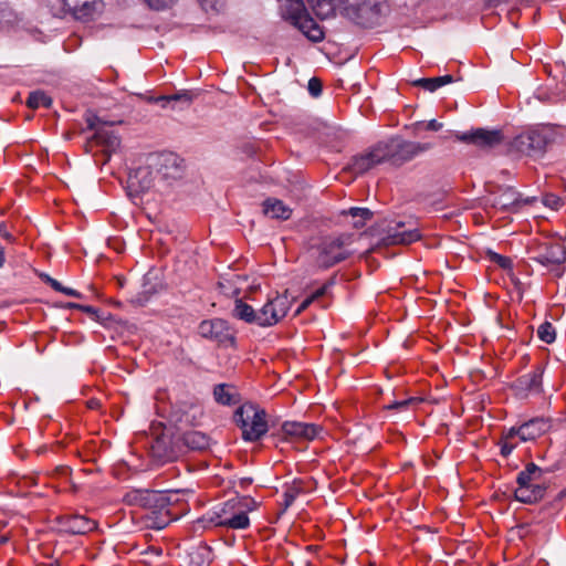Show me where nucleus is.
<instances>
[{"label": "nucleus", "instance_id": "obj_1", "mask_svg": "<svg viewBox=\"0 0 566 566\" xmlns=\"http://www.w3.org/2000/svg\"><path fill=\"white\" fill-rule=\"evenodd\" d=\"M551 420L544 417H535L518 426H513L503 431L500 439L501 454L509 457L517 447L518 442H530L544 436L549 431Z\"/></svg>", "mask_w": 566, "mask_h": 566}, {"label": "nucleus", "instance_id": "obj_2", "mask_svg": "<svg viewBox=\"0 0 566 566\" xmlns=\"http://www.w3.org/2000/svg\"><path fill=\"white\" fill-rule=\"evenodd\" d=\"M252 499L247 496L230 499L212 512L209 522L216 526L245 530L250 525L248 511L252 510Z\"/></svg>", "mask_w": 566, "mask_h": 566}, {"label": "nucleus", "instance_id": "obj_3", "mask_svg": "<svg viewBox=\"0 0 566 566\" xmlns=\"http://www.w3.org/2000/svg\"><path fill=\"white\" fill-rule=\"evenodd\" d=\"M353 241V234L342 233L336 237H325L313 247L314 263L319 269H329L350 256L347 247Z\"/></svg>", "mask_w": 566, "mask_h": 566}, {"label": "nucleus", "instance_id": "obj_4", "mask_svg": "<svg viewBox=\"0 0 566 566\" xmlns=\"http://www.w3.org/2000/svg\"><path fill=\"white\" fill-rule=\"evenodd\" d=\"M281 15L290 21L312 42H321L324 31L308 14L303 0H277Z\"/></svg>", "mask_w": 566, "mask_h": 566}, {"label": "nucleus", "instance_id": "obj_5", "mask_svg": "<svg viewBox=\"0 0 566 566\" xmlns=\"http://www.w3.org/2000/svg\"><path fill=\"white\" fill-rule=\"evenodd\" d=\"M268 413L258 405L245 402L233 415L235 424L242 431L245 441H259L269 431Z\"/></svg>", "mask_w": 566, "mask_h": 566}, {"label": "nucleus", "instance_id": "obj_6", "mask_svg": "<svg viewBox=\"0 0 566 566\" xmlns=\"http://www.w3.org/2000/svg\"><path fill=\"white\" fill-rule=\"evenodd\" d=\"M552 472L551 469H542L535 463L526 464L525 469L517 474V489L514 496L517 501L526 504L535 503L542 500L546 492V486L542 483L544 473Z\"/></svg>", "mask_w": 566, "mask_h": 566}, {"label": "nucleus", "instance_id": "obj_7", "mask_svg": "<svg viewBox=\"0 0 566 566\" xmlns=\"http://www.w3.org/2000/svg\"><path fill=\"white\" fill-rule=\"evenodd\" d=\"M379 146L382 150L384 163H389L394 166H401L433 148L432 143L409 142L400 137L379 142Z\"/></svg>", "mask_w": 566, "mask_h": 566}, {"label": "nucleus", "instance_id": "obj_8", "mask_svg": "<svg viewBox=\"0 0 566 566\" xmlns=\"http://www.w3.org/2000/svg\"><path fill=\"white\" fill-rule=\"evenodd\" d=\"M555 136L551 127L532 128L517 135L512 142V147L526 156H539L545 153L549 144L555 142Z\"/></svg>", "mask_w": 566, "mask_h": 566}, {"label": "nucleus", "instance_id": "obj_9", "mask_svg": "<svg viewBox=\"0 0 566 566\" xmlns=\"http://www.w3.org/2000/svg\"><path fill=\"white\" fill-rule=\"evenodd\" d=\"M384 0H347L345 13L354 23L371 28L378 23Z\"/></svg>", "mask_w": 566, "mask_h": 566}, {"label": "nucleus", "instance_id": "obj_10", "mask_svg": "<svg viewBox=\"0 0 566 566\" xmlns=\"http://www.w3.org/2000/svg\"><path fill=\"white\" fill-rule=\"evenodd\" d=\"M535 198L522 199L521 193L510 186H496L489 191L488 202L492 208L501 211L516 212L522 205H531Z\"/></svg>", "mask_w": 566, "mask_h": 566}, {"label": "nucleus", "instance_id": "obj_11", "mask_svg": "<svg viewBox=\"0 0 566 566\" xmlns=\"http://www.w3.org/2000/svg\"><path fill=\"white\" fill-rule=\"evenodd\" d=\"M198 333L201 337L214 342L219 346H232L235 342L233 331L222 318L202 321L198 326Z\"/></svg>", "mask_w": 566, "mask_h": 566}, {"label": "nucleus", "instance_id": "obj_12", "mask_svg": "<svg viewBox=\"0 0 566 566\" xmlns=\"http://www.w3.org/2000/svg\"><path fill=\"white\" fill-rule=\"evenodd\" d=\"M156 178L159 181L171 184L182 178L185 172V160L175 153H163L156 157Z\"/></svg>", "mask_w": 566, "mask_h": 566}, {"label": "nucleus", "instance_id": "obj_13", "mask_svg": "<svg viewBox=\"0 0 566 566\" xmlns=\"http://www.w3.org/2000/svg\"><path fill=\"white\" fill-rule=\"evenodd\" d=\"M533 260L556 271V276H560L563 273L560 265L566 261V249L558 242L546 241L537 247Z\"/></svg>", "mask_w": 566, "mask_h": 566}, {"label": "nucleus", "instance_id": "obj_14", "mask_svg": "<svg viewBox=\"0 0 566 566\" xmlns=\"http://www.w3.org/2000/svg\"><path fill=\"white\" fill-rule=\"evenodd\" d=\"M155 177L149 166L138 167L128 174L126 191L130 198H137L155 186Z\"/></svg>", "mask_w": 566, "mask_h": 566}, {"label": "nucleus", "instance_id": "obj_15", "mask_svg": "<svg viewBox=\"0 0 566 566\" xmlns=\"http://www.w3.org/2000/svg\"><path fill=\"white\" fill-rule=\"evenodd\" d=\"M287 311V300L282 296H276L268 301L258 312L256 325L262 327L275 325L285 317Z\"/></svg>", "mask_w": 566, "mask_h": 566}, {"label": "nucleus", "instance_id": "obj_16", "mask_svg": "<svg viewBox=\"0 0 566 566\" xmlns=\"http://www.w3.org/2000/svg\"><path fill=\"white\" fill-rule=\"evenodd\" d=\"M543 374L544 368L537 365L530 373L520 376L513 387L520 395L539 394L543 390Z\"/></svg>", "mask_w": 566, "mask_h": 566}, {"label": "nucleus", "instance_id": "obj_17", "mask_svg": "<svg viewBox=\"0 0 566 566\" xmlns=\"http://www.w3.org/2000/svg\"><path fill=\"white\" fill-rule=\"evenodd\" d=\"M381 151L378 143L368 153L354 157L348 166L349 171L355 175H363L376 165L384 163Z\"/></svg>", "mask_w": 566, "mask_h": 566}, {"label": "nucleus", "instance_id": "obj_18", "mask_svg": "<svg viewBox=\"0 0 566 566\" xmlns=\"http://www.w3.org/2000/svg\"><path fill=\"white\" fill-rule=\"evenodd\" d=\"M120 145L119 137L106 127L96 129V133L87 140L86 150L91 151L94 146L101 147L108 157Z\"/></svg>", "mask_w": 566, "mask_h": 566}, {"label": "nucleus", "instance_id": "obj_19", "mask_svg": "<svg viewBox=\"0 0 566 566\" xmlns=\"http://www.w3.org/2000/svg\"><path fill=\"white\" fill-rule=\"evenodd\" d=\"M458 138L464 143H471L480 147H494L502 143L503 135L501 130H486L478 128L471 133H464Z\"/></svg>", "mask_w": 566, "mask_h": 566}, {"label": "nucleus", "instance_id": "obj_20", "mask_svg": "<svg viewBox=\"0 0 566 566\" xmlns=\"http://www.w3.org/2000/svg\"><path fill=\"white\" fill-rule=\"evenodd\" d=\"M405 224L398 222L395 228H391L387 235L381 239L382 245H396V244H410L420 239V232L418 229H403Z\"/></svg>", "mask_w": 566, "mask_h": 566}, {"label": "nucleus", "instance_id": "obj_21", "mask_svg": "<svg viewBox=\"0 0 566 566\" xmlns=\"http://www.w3.org/2000/svg\"><path fill=\"white\" fill-rule=\"evenodd\" d=\"M60 525L66 533L82 535L94 531L97 523L83 515H66L61 517Z\"/></svg>", "mask_w": 566, "mask_h": 566}, {"label": "nucleus", "instance_id": "obj_22", "mask_svg": "<svg viewBox=\"0 0 566 566\" xmlns=\"http://www.w3.org/2000/svg\"><path fill=\"white\" fill-rule=\"evenodd\" d=\"M281 430L285 437L313 440L319 434L322 428L313 423L286 421L282 424Z\"/></svg>", "mask_w": 566, "mask_h": 566}, {"label": "nucleus", "instance_id": "obj_23", "mask_svg": "<svg viewBox=\"0 0 566 566\" xmlns=\"http://www.w3.org/2000/svg\"><path fill=\"white\" fill-rule=\"evenodd\" d=\"M157 511H153L151 514L154 516H149L150 523L149 526L151 528L156 530H163L165 528L170 522L176 521L184 516L187 513L186 505H182L181 507L175 510L168 507L167 510H164L161 507H157Z\"/></svg>", "mask_w": 566, "mask_h": 566}, {"label": "nucleus", "instance_id": "obj_24", "mask_svg": "<svg viewBox=\"0 0 566 566\" xmlns=\"http://www.w3.org/2000/svg\"><path fill=\"white\" fill-rule=\"evenodd\" d=\"M64 8L77 20H88L96 11L97 0H63Z\"/></svg>", "mask_w": 566, "mask_h": 566}, {"label": "nucleus", "instance_id": "obj_25", "mask_svg": "<svg viewBox=\"0 0 566 566\" xmlns=\"http://www.w3.org/2000/svg\"><path fill=\"white\" fill-rule=\"evenodd\" d=\"M263 213L276 220H289L292 216V209L286 206L282 200L276 198H268L262 203Z\"/></svg>", "mask_w": 566, "mask_h": 566}, {"label": "nucleus", "instance_id": "obj_26", "mask_svg": "<svg viewBox=\"0 0 566 566\" xmlns=\"http://www.w3.org/2000/svg\"><path fill=\"white\" fill-rule=\"evenodd\" d=\"M214 400L223 406L237 405L241 397L237 388L229 384H219L213 388Z\"/></svg>", "mask_w": 566, "mask_h": 566}, {"label": "nucleus", "instance_id": "obj_27", "mask_svg": "<svg viewBox=\"0 0 566 566\" xmlns=\"http://www.w3.org/2000/svg\"><path fill=\"white\" fill-rule=\"evenodd\" d=\"M154 505L156 507H161L164 510L170 509H179L187 503L180 497L179 491H167V492H155L154 491Z\"/></svg>", "mask_w": 566, "mask_h": 566}, {"label": "nucleus", "instance_id": "obj_28", "mask_svg": "<svg viewBox=\"0 0 566 566\" xmlns=\"http://www.w3.org/2000/svg\"><path fill=\"white\" fill-rule=\"evenodd\" d=\"M181 440L184 446L192 451H203L210 446V438L206 433L195 430L184 433Z\"/></svg>", "mask_w": 566, "mask_h": 566}, {"label": "nucleus", "instance_id": "obj_29", "mask_svg": "<svg viewBox=\"0 0 566 566\" xmlns=\"http://www.w3.org/2000/svg\"><path fill=\"white\" fill-rule=\"evenodd\" d=\"M124 502L128 505L150 506L154 504V491L133 490L125 494Z\"/></svg>", "mask_w": 566, "mask_h": 566}, {"label": "nucleus", "instance_id": "obj_30", "mask_svg": "<svg viewBox=\"0 0 566 566\" xmlns=\"http://www.w3.org/2000/svg\"><path fill=\"white\" fill-rule=\"evenodd\" d=\"M233 316L244 321L245 323L256 324L258 312L242 300H237L233 308Z\"/></svg>", "mask_w": 566, "mask_h": 566}, {"label": "nucleus", "instance_id": "obj_31", "mask_svg": "<svg viewBox=\"0 0 566 566\" xmlns=\"http://www.w3.org/2000/svg\"><path fill=\"white\" fill-rule=\"evenodd\" d=\"M343 214L352 217V224L356 229L363 228L368 220H370L374 213L367 208L353 207L347 211H343Z\"/></svg>", "mask_w": 566, "mask_h": 566}, {"label": "nucleus", "instance_id": "obj_32", "mask_svg": "<svg viewBox=\"0 0 566 566\" xmlns=\"http://www.w3.org/2000/svg\"><path fill=\"white\" fill-rule=\"evenodd\" d=\"M196 96H197V94L193 93L192 91L184 90V91H180V92H178L176 94H172V95L159 96V97H157V98H155L153 101L155 103L164 102L166 104L171 103V102H181L185 105L189 106Z\"/></svg>", "mask_w": 566, "mask_h": 566}, {"label": "nucleus", "instance_id": "obj_33", "mask_svg": "<svg viewBox=\"0 0 566 566\" xmlns=\"http://www.w3.org/2000/svg\"><path fill=\"white\" fill-rule=\"evenodd\" d=\"M155 457L161 459L164 462L175 461L178 458V453L172 449H166L165 440L158 439L151 447Z\"/></svg>", "mask_w": 566, "mask_h": 566}, {"label": "nucleus", "instance_id": "obj_34", "mask_svg": "<svg viewBox=\"0 0 566 566\" xmlns=\"http://www.w3.org/2000/svg\"><path fill=\"white\" fill-rule=\"evenodd\" d=\"M52 105V98L43 91H35L30 93L27 99V106L33 109L39 107L50 108Z\"/></svg>", "mask_w": 566, "mask_h": 566}, {"label": "nucleus", "instance_id": "obj_35", "mask_svg": "<svg viewBox=\"0 0 566 566\" xmlns=\"http://www.w3.org/2000/svg\"><path fill=\"white\" fill-rule=\"evenodd\" d=\"M42 280L56 292H61L65 295L73 296L76 298L83 297V295L78 291L63 286L57 280L51 277L48 274L42 275Z\"/></svg>", "mask_w": 566, "mask_h": 566}, {"label": "nucleus", "instance_id": "obj_36", "mask_svg": "<svg viewBox=\"0 0 566 566\" xmlns=\"http://www.w3.org/2000/svg\"><path fill=\"white\" fill-rule=\"evenodd\" d=\"M537 336L541 340L546 344H551L555 340L556 333L554 326L549 322H544L537 329Z\"/></svg>", "mask_w": 566, "mask_h": 566}, {"label": "nucleus", "instance_id": "obj_37", "mask_svg": "<svg viewBox=\"0 0 566 566\" xmlns=\"http://www.w3.org/2000/svg\"><path fill=\"white\" fill-rule=\"evenodd\" d=\"M443 127V124L438 122L437 119H431L429 122H416L411 125V129L415 134L419 133L420 130H431V132H438Z\"/></svg>", "mask_w": 566, "mask_h": 566}, {"label": "nucleus", "instance_id": "obj_38", "mask_svg": "<svg viewBox=\"0 0 566 566\" xmlns=\"http://www.w3.org/2000/svg\"><path fill=\"white\" fill-rule=\"evenodd\" d=\"M412 84L415 86L422 87L423 90L429 91V92H434L436 90L442 87L441 83L439 82V76L438 77L419 78V80L413 81Z\"/></svg>", "mask_w": 566, "mask_h": 566}, {"label": "nucleus", "instance_id": "obj_39", "mask_svg": "<svg viewBox=\"0 0 566 566\" xmlns=\"http://www.w3.org/2000/svg\"><path fill=\"white\" fill-rule=\"evenodd\" d=\"M542 202L545 207H548L553 210H558L564 205L563 199L555 193L544 195Z\"/></svg>", "mask_w": 566, "mask_h": 566}, {"label": "nucleus", "instance_id": "obj_40", "mask_svg": "<svg viewBox=\"0 0 566 566\" xmlns=\"http://www.w3.org/2000/svg\"><path fill=\"white\" fill-rule=\"evenodd\" d=\"M416 402H417V398H408V399L398 400V401L388 403L385 406V409L394 410V411H405L409 408V406H411Z\"/></svg>", "mask_w": 566, "mask_h": 566}, {"label": "nucleus", "instance_id": "obj_41", "mask_svg": "<svg viewBox=\"0 0 566 566\" xmlns=\"http://www.w3.org/2000/svg\"><path fill=\"white\" fill-rule=\"evenodd\" d=\"M86 124L87 128L90 130H94L96 133V129L105 127L106 123L103 122L98 116L90 114L86 116Z\"/></svg>", "mask_w": 566, "mask_h": 566}, {"label": "nucleus", "instance_id": "obj_42", "mask_svg": "<svg viewBox=\"0 0 566 566\" xmlns=\"http://www.w3.org/2000/svg\"><path fill=\"white\" fill-rule=\"evenodd\" d=\"M308 92L312 96L314 97H317L321 95L322 93V88H323V85H322V82L319 78L317 77H312L310 81H308Z\"/></svg>", "mask_w": 566, "mask_h": 566}, {"label": "nucleus", "instance_id": "obj_43", "mask_svg": "<svg viewBox=\"0 0 566 566\" xmlns=\"http://www.w3.org/2000/svg\"><path fill=\"white\" fill-rule=\"evenodd\" d=\"M145 2L155 10H163L172 6L176 0H145Z\"/></svg>", "mask_w": 566, "mask_h": 566}, {"label": "nucleus", "instance_id": "obj_44", "mask_svg": "<svg viewBox=\"0 0 566 566\" xmlns=\"http://www.w3.org/2000/svg\"><path fill=\"white\" fill-rule=\"evenodd\" d=\"M491 259L502 269L506 270L512 268V260L507 256L497 253H492Z\"/></svg>", "mask_w": 566, "mask_h": 566}, {"label": "nucleus", "instance_id": "obj_45", "mask_svg": "<svg viewBox=\"0 0 566 566\" xmlns=\"http://www.w3.org/2000/svg\"><path fill=\"white\" fill-rule=\"evenodd\" d=\"M298 493H300V489H297V488H290L284 493V504H285V507H289L290 505H292V503L297 497Z\"/></svg>", "mask_w": 566, "mask_h": 566}, {"label": "nucleus", "instance_id": "obj_46", "mask_svg": "<svg viewBox=\"0 0 566 566\" xmlns=\"http://www.w3.org/2000/svg\"><path fill=\"white\" fill-rule=\"evenodd\" d=\"M334 284V281L333 280H329L327 281L323 286H321L319 289H317L314 293H312L311 297L315 301V300H318L319 297L324 296L328 290V287L331 285Z\"/></svg>", "mask_w": 566, "mask_h": 566}, {"label": "nucleus", "instance_id": "obj_47", "mask_svg": "<svg viewBox=\"0 0 566 566\" xmlns=\"http://www.w3.org/2000/svg\"><path fill=\"white\" fill-rule=\"evenodd\" d=\"M333 11L332 3L329 1H323L318 3L316 13L318 15L327 17Z\"/></svg>", "mask_w": 566, "mask_h": 566}, {"label": "nucleus", "instance_id": "obj_48", "mask_svg": "<svg viewBox=\"0 0 566 566\" xmlns=\"http://www.w3.org/2000/svg\"><path fill=\"white\" fill-rule=\"evenodd\" d=\"M247 281L245 275L235 274L231 277L230 282L234 285V292L239 293L241 283Z\"/></svg>", "mask_w": 566, "mask_h": 566}, {"label": "nucleus", "instance_id": "obj_49", "mask_svg": "<svg viewBox=\"0 0 566 566\" xmlns=\"http://www.w3.org/2000/svg\"><path fill=\"white\" fill-rule=\"evenodd\" d=\"M0 235L9 242H13L14 238L8 231L7 224L4 222L0 223Z\"/></svg>", "mask_w": 566, "mask_h": 566}, {"label": "nucleus", "instance_id": "obj_50", "mask_svg": "<svg viewBox=\"0 0 566 566\" xmlns=\"http://www.w3.org/2000/svg\"><path fill=\"white\" fill-rule=\"evenodd\" d=\"M314 302V300L311 297V295L308 297H306L298 306L297 308V313H301L303 311H305L312 303Z\"/></svg>", "mask_w": 566, "mask_h": 566}, {"label": "nucleus", "instance_id": "obj_51", "mask_svg": "<svg viewBox=\"0 0 566 566\" xmlns=\"http://www.w3.org/2000/svg\"><path fill=\"white\" fill-rule=\"evenodd\" d=\"M203 10L214 9V0H198Z\"/></svg>", "mask_w": 566, "mask_h": 566}, {"label": "nucleus", "instance_id": "obj_52", "mask_svg": "<svg viewBox=\"0 0 566 566\" xmlns=\"http://www.w3.org/2000/svg\"><path fill=\"white\" fill-rule=\"evenodd\" d=\"M80 311L85 312L92 316H97V310L90 305H82Z\"/></svg>", "mask_w": 566, "mask_h": 566}, {"label": "nucleus", "instance_id": "obj_53", "mask_svg": "<svg viewBox=\"0 0 566 566\" xmlns=\"http://www.w3.org/2000/svg\"><path fill=\"white\" fill-rule=\"evenodd\" d=\"M439 82L441 83V86L443 85H447V84H450V83H453L454 82V77L452 75H443V76H439Z\"/></svg>", "mask_w": 566, "mask_h": 566}, {"label": "nucleus", "instance_id": "obj_54", "mask_svg": "<svg viewBox=\"0 0 566 566\" xmlns=\"http://www.w3.org/2000/svg\"><path fill=\"white\" fill-rule=\"evenodd\" d=\"M253 480L251 478H242L239 480V488L247 489L252 484Z\"/></svg>", "mask_w": 566, "mask_h": 566}, {"label": "nucleus", "instance_id": "obj_55", "mask_svg": "<svg viewBox=\"0 0 566 566\" xmlns=\"http://www.w3.org/2000/svg\"><path fill=\"white\" fill-rule=\"evenodd\" d=\"M6 262V252L4 248L0 245V269L4 265Z\"/></svg>", "mask_w": 566, "mask_h": 566}, {"label": "nucleus", "instance_id": "obj_56", "mask_svg": "<svg viewBox=\"0 0 566 566\" xmlns=\"http://www.w3.org/2000/svg\"><path fill=\"white\" fill-rule=\"evenodd\" d=\"M87 406L91 409H95V408H97L99 406V402L97 400H95V399H91V400H88Z\"/></svg>", "mask_w": 566, "mask_h": 566}, {"label": "nucleus", "instance_id": "obj_57", "mask_svg": "<svg viewBox=\"0 0 566 566\" xmlns=\"http://www.w3.org/2000/svg\"><path fill=\"white\" fill-rule=\"evenodd\" d=\"M501 0H484L485 2V6L491 8V7H495Z\"/></svg>", "mask_w": 566, "mask_h": 566}, {"label": "nucleus", "instance_id": "obj_58", "mask_svg": "<svg viewBox=\"0 0 566 566\" xmlns=\"http://www.w3.org/2000/svg\"><path fill=\"white\" fill-rule=\"evenodd\" d=\"M81 304H77V303H69L67 304V307L70 308H76V310H81Z\"/></svg>", "mask_w": 566, "mask_h": 566}, {"label": "nucleus", "instance_id": "obj_59", "mask_svg": "<svg viewBox=\"0 0 566 566\" xmlns=\"http://www.w3.org/2000/svg\"><path fill=\"white\" fill-rule=\"evenodd\" d=\"M8 541V537L6 535H0V545L4 544Z\"/></svg>", "mask_w": 566, "mask_h": 566}, {"label": "nucleus", "instance_id": "obj_60", "mask_svg": "<svg viewBox=\"0 0 566 566\" xmlns=\"http://www.w3.org/2000/svg\"><path fill=\"white\" fill-rule=\"evenodd\" d=\"M501 174H503L504 176H507L509 175V171L506 170H502Z\"/></svg>", "mask_w": 566, "mask_h": 566}]
</instances>
